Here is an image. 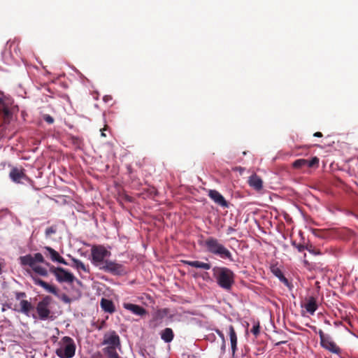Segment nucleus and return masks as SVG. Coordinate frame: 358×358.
I'll list each match as a JSON object with an SVG mask.
<instances>
[{
    "label": "nucleus",
    "instance_id": "26",
    "mask_svg": "<svg viewBox=\"0 0 358 358\" xmlns=\"http://www.w3.org/2000/svg\"><path fill=\"white\" fill-rule=\"evenodd\" d=\"M293 166L296 169L307 167V159H299L294 162Z\"/></svg>",
    "mask_w": 358,
    "mask_h": 358
},
{
    "label": "nucleus",
    "instance_id": "15",
    "mask_svg": "<svg viewBox=\"0 0 358 358\" xmlns=\"http://www.w3.org/2000/svg\"><path fill=\"white\" fill-rule=\"evenodd\" d=\"M44 249L48 252V255H49L50 259L54 262L60 263L64 265H67V262L66 260L60 256L58 252H57L53 248L46 246Z\"/></svg>",
    "mask_w": 358,
    "mask_h": 358
},
{
    "label": "nucleus",
    "instance_id": "39",
    "mask_svg": "<svg viewBox=\"0 0 358 358\" xmlns=\"http://www.w3.org/2000/svg\"><path fill=\"white\" fill-rule=\"evenodd\" d=\"M314 136H316V137H321V136H322V133H320V132H315V133L314 134Z\"/></svg>",
    "mask_w": 358,
    "mask_h": 358
},
{
    "label": "nucleus",
    "instance_id": "8",
    "mask_svg": "<svg viewBox=\"0 0 358 358\" xmlns=\"http://www.w3.org/2000/svg\"><path fill=\"white\" fill-rule=\"evenodd\" d=\"M318 334L320 339L321 346L329 350L334 354H339L341 352L340 348L334 342L331 336L328 334H324L322 330L319 329Z\"/></svg>",
    "mask_w": 358,
    "mask_h": 358
},
{
    "label": "nucleus",
    "instance_id": "18",
    "mask_svg": "<svg viewBox=\"0 0 358 358\" xmlns=\"http://www.w3.org/2000/svg\"><path fill=\"white\" fill-rule=\"evenodd\" d=\"M100 306L102 310L106 313L112 314L115 311V306L113 302L110 299L102 298L100 301Z\"/></svg>",
    "mask_w": 358,
    "mask_h": 358
},
{
    "label": "nucleus",
    "instance_id": "6",
    "mask_svg": "<svg viewBox=\"0 0 358 358\" xmlns=\"http://www.w3.org/2000/svg\"><path fill=\"white\" fill-rule=\"evenodd\" d=\"M20 264L23 266H28L32 270L40 264H45L47 266H50V264L46 262L44 259V257L41 253L37 252L34 255H26L24 256H21L19 258Z\"/></svg>",
    "mask_w": 358,
    "mask_h": 358
},
{
    "label": "nucleus",
    "instance_id": "28",
    "mask_svg": "<svg viewBox=\"0 0 358 358\" xmlns=\"http://www.w3.org/2000/svg\"><path fill=\"white\" fill-rule=\"evenodd\" d=\"M319 164V159L317 157L311 158L310 160L307 159V167L311 168L317 166Z\"/></svg>",
    "mask_w": 358,
    "mask_h": 358
},
{
    "label": "nucleus",
    "instance_id": "36",
    "mask_svg": "<svg viewBox=\"0 0 358 358\" xmlns=\"http://www.w3.org/2000/svg\"><path fill=\"white\" fill-rule=\"evenodd\" d=\"M216 333L218 334V336H220V338L222 339V341H224L225 338H224V336L223 334V333L219 330V329H216Z\"/></svg>",
    "mask_w": 358,
    "mask_h": 358
},
{
    "label": "nucleus",
    "instance_id": "24",
    "mask_svg": "<svg viewBox=\"0 0 358 358\" xmlns=\"http://www.w3.org/2000/svg\"><path fill=\"white\" fill-rule=\"evenodd\" d=\"M117 350L118 348H104L103 352L107 358H120Z\"/></svg>",
    "mask_w": 358,
    "mask_h": 358
},
{
    "label": "nucleus",
    "instance_id": "32",
    "mask_svg": "<svg viewBox=\"0 0 358 358\" xmlns=\"http://www.w3.org/2000/svg\"><path fill=\"white\" fill-rule=\"evenodd\" d=\"M251 332L255 335V336H257L259 334V324H255L252 329H251Z\"/></svg>",
    "mask_w": 358,
    "mask_h": 358
},
{
    "label": "nucleus",
    "instance_id": "19",
    "mask_svg": "<svg viewBox=\"0 0 358 358\" xmlns=\"http://www.w3.org/2000/svg\"><path fill=\"white\" fill-rule=\"evenodd\" d=\"M229 336L230 338L232 354L234 355L237 350V335L232 325L229 327Z\"/></svg>",
    "mask_w": 358,
    "mask_h": 358
},
{
    "label": "nucleus",
    "instance_id": "11",
    "mask_svg": "<svg viewBox=\"0 0 358 358\" xmlns=\"http://www.w3.org/2000/svg\"><path fill=\"white\" fill-rule=\"evenodd\" d=\"M15 296L17 300H20V308L17 310V311L29 317L31 310L33 309V306L29 301L23 299L26 297V294L22 292H17L15 293Z\"/></svg>",
    "mask_w": 358,
    "mask_h": 358
},
{
    "label": "nucleus",
    "instance_id": "17",
    "mask_svg": "<svg viewBox=\"0 0 358 358\" xmlns=\"http://www.w3.org/2000/svg\"><path fill=\"white\" fill-rule=\"evenodd\" d=\"M248 183L251 187L257 191L261 190L263 187L262 180L256 174H253L249 177Z\"/></svg>",
    "mask_w": 358,
    "mask_h": 358
},
{
    "label": "nucleus",
    "instance_id": "23",
    "mask_svg": "<svg viewBox=\"0 0 358 358\" xmlns=\"http://www.w3.org/2000/svg\"><path fill=\"white\" fill-rule=\"evenodd\" d=\"M160 337L165 343H171L174 338V334L171 328L167 327L160 332Z\"/></svg>",
    "mask_w": 358,
    "mask_h": 358
},
{
    "label": "nucleus",
    "instance_id": "47",
    "mask_svg": "<svg viewBox=\"0 0 358 358\" xmlns=\"http://www.w3.org/2000/svg\"><path fill=\"white\" fill-rule=\"evenodd\" d=\"M5 310H6V308H5V306H3L2 307V311L3 312V311H5Z\"/></svg>",
    "mask_w": 358,
    "mask_h": 358
},
{
    "label": "nucleus",
    "instance_id": "2",
    "mask_svg": "<svg viewBox=\"0 0 358 358\" xmlns=\"http://www.w3.org/2000/svg\"><path fill=\"white\" fill-rule=\"evenodd\" d=\"M204 246L206 250L222 259H229L233 261V257L231 252L220 241L213 237L208 238L204 242Z\"/></svg>",
    "mask_w": 358,
    "mask_h": 358
},
{
    "label": "nucleus",
    "instance_id": "21",
    "mask_svg": "<svg viewBox=\"0 0 358 358\" xmlns=\"http://www.w3.org/2000/svg\"><path fill=\"white\" fill-rule=\"evenodd\" d=\"M184 264L192 267L204 270H209L211 268V265L209 263H204L199 261H184Z\"/></svg>",
    "mask_w": 358,
    "mask_h": 358
},
{
    "label": "nucleus",
    "instance_id": "14",
    "mask_svg": "<svg viewBox=\"0 0 358 358\" xmlns=\"http://www.w3.org/2000/svg\"><path fill=\"white\" fill-rule=\"evenodd\" d=\"M9 176L12 181L15 183L22 182V180L27 179V176L24 173L23 169H19L17 168H13L9 173Z\"/></svg>",
    "mask_w": 358,
    "mask_h": 358
},
{
    "label": "nucleus",
    "instance_id": "40",
    "mask_svg": "<svg viewBox=\"0 0 358 358\" xmlns=\"http://www.w3.org/2000/svg\"><path fill=\"white\" fill-rule=\"evenodd\" d=\"M109 99H111L110 96H105L103 97V101L106 102L108 101Z\"/></svg>",
    "mask_w": 358,
    "mask_h": 358
},
{
    "label": "nucleus",
    "instance_id": "29",
    "mask_svg": "<svg viewBox=\"0 0 358 358\" xmlns=\"http://www.w3.org/2000/svg\"><path fill=\"white\" fill-rule=\"evenodd\" d=\"M31 278L35 285H39L41 287H43L44 285H45L46 282L43 281V280H41L36 276H34L32 275H31Z\"/></svg>",
    "mask_w": 358,
    "mask_h": 358
},
{
    "label": "nucleus",
    "instance_id": "31",
    "mask_svg": "<svg viewBox=\"0 0 358 358\" xmlns=\"http://www.w3.org/2000/svg\"><path fill=\"white\" fill-rule=\"evenodd\" d=\"M306 250H308L310 254H313L314 255H320V252L315 250L312 248V246H308L306 248Z\"/></svg>",
    "mask_w": 358,
    "mask_h": 358
},
{
    "label": "nucleus",
    "instance_id": "35",
    "mask_svg": "<svg viewBox=\"0 0 358 358\" xmlns=\"http://www.w3.org/2000/svg\"><path fill=\"white\" fill-rule=\"evenodd\" d=\"M307 247V245H301V244H299L297 246H296V249L299 252H303V250H306V248Z\"/></svg>",
    "mask_w": 358,
    "mask_h": 358
},
{
    "label": "nucleus",
    "instance_id": "5",
    "mask_svg": "<svg viewBox=\"0 0 358 358\" xmlns=\"http://www.w3.org/2000/svg\"><path fill=\"white\" fill-rule=\"evenodd\" d=\"M53 303L52 299L46 296L43 297L36 305V310L38 318L41 320H46L52 318V305Z\"/></svg>",
    "mask_w": 358,
    "mask_h": 358
},
{
    "label": "nucleus",
    "instance_id": "27",
    "mask_svg": "<svg viewBox=\"0 0 358 358\" xmlns=\"http://www.w3.org/2000/svg\"><path fill=\"white\" fill-rule=\"evenodd\" d=\"M46 292H49V293H51L55 296H57L58 295V290L57 289L53 286V285H51L48 283H45V285H44V287H43Z\"/></svg>",
    "mask_w": 358,
    "mask_h": 358
},
{
    "label": "nucleus",
    "instance_id": "16",
    "mask_svg": "<svg viewBox=\"0 0 358 358\" xmlns=\"http://www.w3.org/2000/svg\"><path fill=\"white\" fill-rule=\"evenodd\" d=\"M123 308L136 315L143 316L146 313V310L144 308L136 304L124 303Z\"/></svg>",
    "mask_w": 358,
    "mask_h": 358
},
{
    "label": "nucleus",
    "instance_id": "10",
    "mask_svg": "<svg viewBox=\"0 0 358 358\" xmlns=\"http://www.w3.org/2000/svg\"><path fill=\"white\" fill-rule=\"evenodd\" d=\"M102 271L111 273L114 275H122L126 273V270L123 264L111 260H108L106 264H105Z\"/></svg>",
    "mask_w": 358,
    "mask_h": 358
},
{
    "label": "nucleus",
    "instance_id": "45",
    "mask_svg": "<svg viewBox=\"0 0 358 358\" xmlns=\"http://www.w3.org/2000/svg\"><path fill=\"white\" fill-rule=\"evenodd\" d=\"M105 129H103V130H101V135L102 136H106V134H105V133H104V131H103Z\"/></svg>",
    "mask_w": 358,
    "mask_h": 358
},
{
    "label": "nucleus",
    "instance_id": "1",
    "mask_svg": "<svg viewBox=\"0 0 358 358\" xmlns=\"http://www.w3.org/2000/svg\"><path fill=\"white\" fill-rule=\"evenodd\" d=\"M213 276L217 284L224 290L229 291L234 283L235 275L234 272L227 267H214Z\"/></svg>",
    "mask_w": 358,
    "mask_h": 358
},
{
    "label": "nucleus",
    "instance_id": "9",
    "mask_svg": "<svg viewBox=\"0 0 358 358\" xmlns=\"http://www.w3.org/2000/svg\"><path fill=\"white\" fill-rule=\"evenodd\" d=\"M101 345L105 348H118V350H121L120 338L115 331H110L103 335Z\"/></svg>",
    "mask_w": 358,
    "mask_h": 358
},
{
    "label": "nucleus",
    "instance_id": "3",
    "mask_svg": "<svg viewBox=\"0 0 358 358\" xmlns=\"http://www.w3.org/2000/svg\"><path fill=\"white\" fill-rule=\"evenodd\" d=\"M110 255L111 252L103 245H92L90 259L92 265L102 270Z\"/></svg>",
    "mask_w": 358,
    "mask_h": 358
},
{
    "label": "nucleus",
    "instance_id": "41",
    "mask_svg": "<svg viewBox=\"0 0 358 358\" xmlns=\"http://www.w3.org/2000/svg\"><path fill=\"white\" fill-rule=\"evenodd\" d=\"M225 340L224 341H222V350H225Z\"/></svg>",
    "mask_w": 358,
    "mask_h": 358
},
{
    "label": "nucleus",
    "instance_id": "13",
    "mask_svg": "<svg viewBox=\"0 0 358 358\" xmlns=\"http://www.w3.org/2000/svg\"><path fill=\"white\" fill-rule=\"evenodd\" d=\"M301 308H304L310 315H313L318 308L316 299L314 296L308 297L306 302L301 304Z\"/></svg>",
    "mask_w": 358,
    "mask_h": 358
},
{
    "label": "nucleus",
    "instance_id": "46",
    "mask_svg": "<svg viewBox=\"0 0 358 358\" xmlns=\"http://www.w3.org/2000/svg\"><path fill=\"white\" fill-rule=\"evenodd\" d=\"M149 358H155L154 355L148 354Z\"/></svg>",
    "mask_w": 358,
    "mask_h": 358
},
{
    "label": "nucleus",
    "instance_id": "34",
    "mask_svg": "<svg viewBox=\"0 0 358 358\" xmlns=\"http://www.w3.org/2000/svg\"><path fill=\"white\" fill-rule=\"evenodd\" d=\"M20 43V40L17 38H15L13 41L11 39H10L8 42H7V45L8 43H10V45H13L15 43Z\"/></svg>",
    "mask_w": 358,
    "mask_h": 358
},
{
    "label": "nucleus",
    "instance_id": "20",
    "mask_svg": "<svg viewBox=\"0 0 358 358\" xmlns=\"http://www.w3.org/2000/svg\"><path fill=\"white\" fill-rule=\"evenodd\" d=\"M271 271L273 275L279 279V280L282 282L286 287H291V285L289 282L288 280L285 277L282 271L278 267H273L271 268Z\"/></svg>",
    "mask_w": 358,
    "mask_h": 358
},
{
    "label": "nucleus",
    "instance_id": "44",
    "mask_svg": "<svg viewBox=\"0 0 358 358\" xmlns=\"http://www.w3.org/2000/svg\"><path fill=\"white\" fill-rule=\"evenodd\" d=\"M3 96H0V104H3Z\"/></svg>",
    "mask_w": 358,
    "mask_h": 358
},
{
    "label": "nucleus",
    "instance_id": "12",
    "mask_svg": "<svg viewBox=\"0 0 358 358\" xmlns=\"http://www.w3.org/2000/svg\"><path fill=\"white\" fill-rule=\"evenodd\" d=\"M208 196L215 203L223 208H228L229 205L224 197L217 190L210 189L208 194Z\"/></svg>",
    "mask_w": 358,
    "mask_h": 358
},
{
    "label": "nucleus",
    "instance_id": "43",
    "mask_svg": "<svg viewBox=\"0 0 358 358\" xmlns=\"http://www.w3.org/2000/svg\"><path fill=\"white\" fill-rule=\"evenodd\" d=\"M2 266H3V263L0 262V275L2 273Z\"/></svg>",
    "mask_w": 358,
    "mask_h": 358
},
{
    "label": "nucleus",
    "instance_id": "25",
    "mask_svg": "<svg viewBox=\"0 0 358 358\" xmlns=\"http://www.w3.org/2000/svg\"><path fill=\"white\" fill-rule=\"evenodd\" d=\"M33 271L41 276H47L48 274V270L40 264L37 265Z\"/></svg>",
    "mask_w": 358,
    "mask_h": 358
},
{
    "label": "nucleus",
    "instance_id": "4",
    "mask_svg": "<svg viewBox=\"0 0 358 358\" xmlns=\"http://www.w3.org/2000/svg\"><path fill=\"white\" fill-rule=\"evenodd\" d=\"M76 349L73 339L64 336L57 343L55 353L59 358H72L75 355Z\"/></svg>",
    "mask_w": 358,
    "mask_h": 358
},
{
    "label": "nucleus",
    "instance_id": "42",
    "mask_svg": "<svg viewBox=\"0 0 358 358\" xmlns=\"http://www.w3.org/2000/svg\"><path fill=\"white\" fill-rule=\"evenodd\" d=\"M292 245L294 248H296V246H297L299 244H297L295 241H292Z\"/></svg>",
    "mask_w": 358,
    "mask_h": 358
},
{
    "label": "nucleus",
    "instance_id": "33",
    "mask_svg": "<svg viewBox=\"0 0 358 358\" xmlns=\"http://www.w3.org/2000/svg\"><path fill=\"white\" fill-rule=\"evenodd\" d=\"M43 120L48 122V124H52L54 122V119L50 115H45L43 116Z\"/></svg>",
    "mask_w": 358,
    "mask_h": 358
},
{
    "label": "nucleus",
    "instance_id": "38",
    "mask_svg": "<svg viewBox=\"0 0 358 358\" xmlns=\"http://www.w3.org/2000/svg\"><path fill=\"white\" fill-rule=\"evenodd\" d=\"M310 328L315 333L318 334V331L315 326H310Z\"/></svg>",
    "mask_w": 358,
    "mask_h": 358
},
{
    "label": "nucleus",
    "instance_id": "22",
    "mask_svg": "<svg viewBox=\"0 0 358 358\" xmlns=\"http://www.w3.org/2000/svg\"><path fill=\"white\" fill-rule=\"evenodd\" d=\"M72 264L71 266L76 268L78 271H83L85 273H90V268L86 266L82 261L78 259L72 257L71 258Z\"/></svg>",
    "mask_w": 358,
    "mask_h": 358
},
{
    "label": "nucleus",
    "instance_id": "7",
    "mask_svg": "<svg viewBox=\"0 0 358 358\" xmlns=\"http://www.w3.org/2000/svg\"><path fill=\"white\" fill-rule=\"evenodd\" d=\"M50 271L55 275L57 281L59 283L66 282L71 284L76 280L72 273L62 267L51 266H50Z\"/></svg>",
    "mask_w": 358,
    "mask_h": 358
},
{
    "label": "nucleus",
    "instance_id": "30",
    "mask_svg": "<svg viewBox=\"0 0 358 358\" xmlns=\"http://www.w3.org/2000/svg\"><path fill=\"white\" fill-rule=\"evenodd\" d=\"M56 233V228L55 227H50L45 229V234L47 237L50 236L51 234Z\"/></svg>",
    "mask_w": 358,
    "mask_h": 358
},
{
    "label": "nucleus",
    "instance_id": "37",
    "mask_svg": "<svg viewBox=\"0 0 358 358\" xmlns=\"http://www.w3.org/2000/svg\"><path fill=\"white\" fill-rule=\"evenodd\" d=\"M3 112L6 116H8L10 115V112L9 109L6 107L3 108Z\"/></svg>",
    "mask_w": 358,
    "mask_h": 358
}]
</instances>
